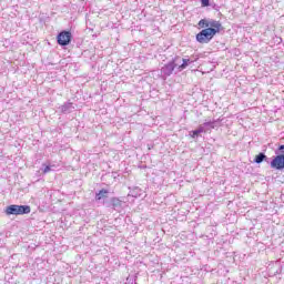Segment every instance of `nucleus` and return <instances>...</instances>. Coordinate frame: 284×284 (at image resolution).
I'll list each match as a JSON object with an SVG mask.
<instances>
[{
	"mask_svg": "<svg viewBox=\"0 0 284 284\" xmlns=\"http://www.w3.org/2000/svg\"><path fill=\"white\" fill-rule=\"evenodd\" d=\"M221 30H224V28H219L215 23L212 24V27L202 29L196 36L195 39L197 43H210L221 32Z\"/></svg>",
	"mask_w": 284,
	"mask_h": 284,
	"instance_id": "obj_1",
	"label": "nucleus"
},
{
	"mask_svg": "<svg viewBox=\"0 0 284 284\" xmlns=\"http://www.w3.org/2000/svg\"><path fill=\"white\" fill-rule=\"evenodd\" d=\"M30 212H32L30 205L19 204H11L4 210V214H7V216H23L24 214H30Z\"/></svg>",
	"mask_w": 284,
	"mask_h": 284,
	"instance_id": "obj_2",
	"label": "nucleus"
},
{
	"mask_svg": "<svg viewBox=\"0 0 284 284\" xmlns=\"http://www.w3.org/2000/svg\"><path fill=\"white\" fill-rule=\"evenodd\" d=\"M57 43L62 48H65V45H70V43H72V32L63 30L58 33Z\"/></svg>",
	"mask_w": 284,
	"mask_h": 284,
	"instance_id": "obj_3",
	"label": "nucleus"
},
{
	"mask_svg": "<svg viewBox=\"0 0 284 284\" xmlns=\"http://www.w3.org/2000/svg\"><path fill=\"white\" fill-rule=\"evenodd\" d=\"M179 61H181V58H175L171 60L169 63H166L164 67H162L161 72L164 74V77H172V73L176 68H179Z\"/></svg>",
	"mask_w": 284,
	"mask_h": 284,
	"instance_id": "obj_4",
	"label": "nucleus"
},
{
	"mask_svg": "<svg viewBox=\"0 0 284 284\" xmlns=\"http://www.w3.org/2000/svg\"><path fill=\"white\" fill-rule=\"evenodd\" d=\"M103 205L119 212L123 207V201L119 197H111L110 201H103Z\"/></svg>",
	"mask_w": 284,
	"mask_h": 284,
	"instance_id": "obj_5",
	"label": "nucleus"
},
{
	"mask_svg": "<svg viewBox=\"0 0 284 284\" xmlns=\"http://www.w3.org/2000/svg\"><path fill=\"white\" fill-rule=\"evenodd\" d=\"M271 168L273 170H284V152L283 154H277L272 159Z\"/></svg>",
	"mask_w": 284,
	"mask_h": 284,
	"instance_id": "obj_6",
	"label": "nucleus"
},
{
	"mask_svg": "<svg viewBox=\"0 0 284 284\" xmlns=\"http://www.w3.org/2000/svg\"><path fill=\"white\" fill-rule=\"evenodd\" d=\"M214 123H216V121L213 122H204L203 124H200L199 128L196 130L191 131V136L192 139H196V136H199V134H203V132H207V129H205V126L211 125L212 129H214Z\"/></svg>",
	"mask_w": 284,
	"mask_h": 284,
	"instance_id": "obj_7",
	"label": "nucleus"
},
{
	"mask_svg": "<svg viewBox=\"0 0 284 284\" xmlns=\"http://www.w3.org/2000/svg\"><path fill=\"white\" fill-rule=\"evenodd\" d=\"M215 23L219 28H223V24L221 21H216L214 19L207 20V19H201L197 23L200 28H212V24Z\"/></svg>",
	"mask_w": 284,
	"mask_h": 284,
	"instance_id": "obj_8",
	"label": "nucleus"
},
{
	"mask_svg": "<svg viewBox=\"0 0 284 284\" xmlns=\"http://www.w3.org/2000/svg\"><path fill=\"white\" fill-rule=\"evenodd\" d=\"M263 161H265L266 163H268V161H270V158H267V155H265V153L260 152L257 155H255L254 163H256L257 165H261V163H263Z\"/></svg>",
	"mask_w": 284,
	"mask_h": 284,
	"instance_id": "obj_9",
	"label": "nucleus"
},
{
	"mask_svg": "<svg viewBox=\"0 0 284 284\" xmlns=\"http://www.w3.org/2000/svg\"><path fill=\"white\" fill-rule=\"evenodd\" d=\"M110 194V191L106 189H102L99 191V193L95 194V201H103V199H108V195Z\"/></svg>",
	"mask_w": 284,
	"mask_h": 284,
	"instance_id": "obj_10",
	"label": "nucleus"
},
{
	"mask_svg": "<svg viewBox=\"0 0 284 284\" xmlns=\"http://www.w3.org/2000/svg\"><path fill=\"white\" fill-rule=\"evenodd\" d=\"M72 110H74L72 102H67L61 106V112H63V114H70Z\"/></svg>",
	"mask_w": 284,
	"mask_h": 284,
	"instance_id": "obj_11",
	"label": "nucleus"
},
{
	"mask_svg": "<svg viewBox=\"0 0 284 284\" xmlns=\"http://www.w3.org/2000/svg\"><path fill=\"white\" fill-rule=\"evenodd\" d=\"M190 63H194V61H192L190 59H182V63L178 64L179 72H183V70H185V68H187V65H190Z\"/></svg>",
	"mask_w": 284,
	"mask_h": 284,
	"instance_id": "obj_12",
	"label": "nucleus"
},
{
	"mask_svg": "<svg viewBox=\"0 0 284 284\" xmlns=\"http://www.w3.org/2000/svg\"><path fill=\"white\" fill-rule=\"evenodd\" d=\"M202 8H210V0H201Z\"/></svg>",
	"mask_w": 284,
	"mask_h": 284,
	"instance_id": "obj_13",
	"label": "nucleus"
},
{
	"mask_svg": "<svg viewBox=\"0 0 284 284\" xmlns=\"http://www.w3.org/2000/svg\"><path fill=\"white\" fill-rule=\"evenodd\" d=\"M283 152H284V144H281L278 148H277V150L275 151V154H283Z\"/></svg>",
	"mask_w": 284,
	"mask_h": 284,
	"instance_id": "obj_14",
	"label": "nucleus"
},
{
	"mask_svg": "<svg viewBox=\"0 0 284 284\" xmlns=\"http://www.w3.org/2000/svg\"><path fill=\"white\" fill-rule=\"evenodd\" d=\"M50 170H52L50 166H45V168H44V171H43L44 174H48V172H50Z\"/></svg>",
	"mask_w": 284,
	"mask_h": 284,
	"instance_id": "obj_15",
	"label": "nucleus"
},
{
	"mask_svg": "<svg viewBox=\"0 0 284 284\" xmlns=\"http://www.w3.org/2000/svg\"><path fill=\"white\" fill-rule=\"evenodd\" d=\"M205 130H207V132H209V130H213V129H212V125H206V126H205Z\"/></svg>",
	"mask_w": 284,
	"mask_h": 284,
	"instance_id": "obj_16",
	"label": "nucleus"
}]
</instances>
